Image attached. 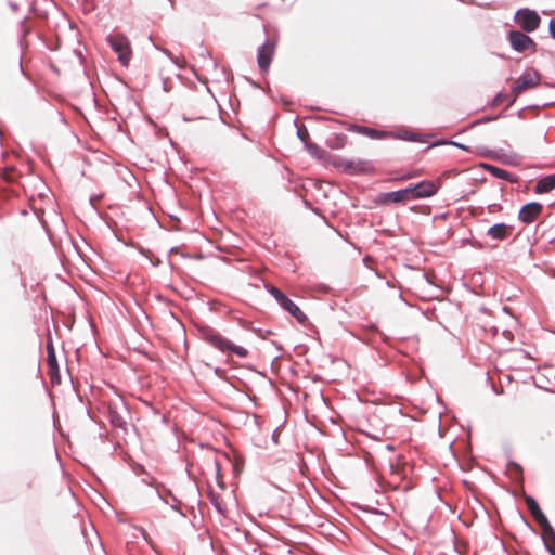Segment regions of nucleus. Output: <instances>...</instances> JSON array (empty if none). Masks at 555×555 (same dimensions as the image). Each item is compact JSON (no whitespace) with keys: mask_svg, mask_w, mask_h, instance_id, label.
Masks as SVG:
<instances>
[{"mask_svg":"<svg viewBox=\"0 0 555 555\" xmlns=\"http://www.w3.org/2000/svg\"><path fill=\"white\" fill-rule=\"evenodd\" d=\"M515 20L517 24L527 33L535 30L541 22L538 13L528 9L519 10L516 13Z\"/></svg>","mask_w":555,"mask_h":555,"instance_id":"obj_7","label":"nucleus"},{"mask_svg":"<svg viewBox=\"0 0 555 555\" xmlns=\"http://www.w3.org/2000/svg\"><path fill=\"white\" fill-rule=\"evenodd\" d=\"M440 189V182L429 180L422 181L412 188H408L411 199L426 198L434 196Z\"/></svg>","mask_w":555,"mask_h":555,"instance_id":"obj_5","label":"nucleus"},{"mask_svg":"<svg viewBox=\"0 0 555 555\" xmlns=\"http://www.w3.org/2000/svg\"><path fill=\"white\" fill-rule=\"evenodd\" d=\"M550 30H551L552 36L555 38V20L551 21Z\"/></svg>","mask_w":555,"mask_h":555,"instance_id":"obj_25","label":"nucleus"},{"mask_svg":"<svg viewBox=\"0 0 555 555\" xmlns=\"http://www.w3.org/2000/svg\"><path fill=\"white\" fill-rule=\"evenodd\" d=\"M542 538L546 548L552 555H555V530L551 528L550 531L542 532Z\"/></svg>","mask_w":555,"mask_h":555,"instance_id":"obj_18","label":"nucleus"},{"mask_svg":"<svg viewBox=\"0 0 555 555\" xmlns=\"http://www.w3.org/2000/svg\"><path fill=\"white\" fill-rule=\"evenodd\" d=\"M203 339L223 353H232L240 358H246L248 356V351L246 348L235 345L234 343H232L227 337H224L219 332L212 328L203 330Z\"/></svg>","mask_w":555,"mask_h":555,"instance_id":"obj_1","label":"nucleus"},{"mask_svg":"<svg viewBox=\"0 0 555 555\" xmlns=\"http://www.w3.org/2000/svg\"><path fill=\"white\" fill-rule=\"evenodd\" d=\"M47 352H48L47 363L49 366V374L51 376V379L60 382V373H59L56 354H55V350H54V347L51 341L48 343V345H47Z\"/></svg>","mask_w":555,"mask_h":555,"instance_id":"obj_15","label":"nucleus"},{"mask_svg":"<svg viewBox=\"0 0 555 555\" xmlns=\"http://www.w3.org/2000/svg\"><path fill=\"white\" fill-rule=\"evenodd\" d=\"M491 170L496 177L507 179L508 172L506 170L496 167H491Z\"/></svg>","mask_w":555,"mask_h":555,"instance_id":"obj_22","label":"nucleus"},{"mask_svg":"<svg viewBox=\"0 0 555 555\" xmlns=\"http://www.w3.org/2000/svg\"><path fill=\"white\" fill-rule=\"evenodd\" d=\"M507 98H508V95H507V94L499 93V94L494 98L493 105H494V106L500 105V104H501V103H503ZM509 98H511V94H509Z\"/></svg>","mask_w":555,"mask_h":555,"instance_id":"obj_23","label":"nucleus"},{"mask_svg":"<svg viewBox=\"0 0 555 555\" xmlns=\"http://www.w3.org/2000/svg\"><path fill=\"white\" fill-rule=\"evenodd\" d=\"M540 82L541 75L539 74L538 70L532 68L525 70L522 75L518 77L512 86L508 106H511L520 94L538 87Z\"/></svg>","mask_w":555,"mask_h":555,"instance_id":"obj_2","label":"nucleus"},{"mask_svg":"<svg viewBox=\"0 0 555 555\" xmlns=\"http://www.w3.org/2000/svg\"><path fill=\"white\" fill-rule=\"evenodd\" d=\"M275 49L276 39H269L259 48L257 54V63L262 73H267L269 70L271 61L275 53Z\"/></svg>","mask_w":555,"mask_h":555,"instance_id":"obj_6","label":"nucleus"},{"mask_svg":"<svg viewBox=\"0 0 555 555\" xmlns=\"http://www.w3.org/2000/svg\"><path fill=\"white\" fill-rule=\"evenodd\" d=\"M543 206L540 203L532 202L522 206L519 211V220L524 223H532L542 212Z\"/></svg>","mask_w":555,"mask_h":555,"instance_id":"obj_11","label":"nucleus"},{"mask_svg":"<svg viewBox=\"0 0 555 555\" xmlns=\"http://www.w3.org/2000/svg\"><path fill=\"white\" fill-rule=\"evenodd\" d=\"M268 292L275 298V300L281 304L287 296L284 295L278 287L275 286H267Z\"/></svg>","mask_w":555,"mask_h":555,"instance_id":"obj_19","label":"nucleus"},{"mask_svg":"<svg viewBox=\"0 0 555 555\" xmlns=\"http://www.w3.org/2000/svg\"><path fill=\"white\" fill-rule=\"evenodd\" d=\"M108 42L118 55V60L122 65H128L132 51L128 38L124 35H114L108 38Z\"/></svg>","mask_w":555,"mask_h":555,"instance_id":"obj_3","label":"nucleus"},{"mask_svg":"<svg viewBox=\"0 0 555 555\" xmlns=\"http://www.w3.org/2000/svg\"><path fill=\"white\" fill-rule=\"evenodd\" d=\"M335 165L344 171L350 173L357 172H369L373 170V166L370 162L363 159H344L339 158Z\"/></svg>","mask_w":555,"mask_h":555,"instance_id":"obj_8","label":"nucleus"},{"mask_svg":"<svg viewBox=\"0 0 555 555\" xmlns=\"http://www.w3.org/2000/svg\"><path fill=\"white\" fill-rule=\"evenodd\" d=\"M211 496V501L212 503L215 504V506L218 508L219 512H222V506H221V502H219L218 498L215 496L214 494H210Z\"/></svg>","mask_w":555,"mask_h":555,"instance_id":"obj_24","label":"nucleus"},{"mask_svg":"<svg viewBox=\"0 0 555 555\" xmlns=\"http://www.w3.org/2000/svg\"><path fill=\"white\" fill-rule=\"evenodd\" d=\"M351 131L357 132L362 135H366L373 140H384L388 138H395V135L391 132L384 131V130H377L374 128L365 127V126H359L353 125L350 128Z\"/></svg>","mask_w":555,"mask_h":555,"instance_id":"obj_13","label":"nucleus"},{"mask_svg":"<svg viewBox=\"0 0 555 555\" xmlns=\"http://www.w3.org/2000/svg\"><path fill=\"white\" fill-rule=\"evenodd\" d=\"M4 178H5L7 180H11V177H10L9 175H5V176H4Z\"/></svg>","mask_w":555,"mask_h":555,"instance_id":"obj_26","label":"nucleus"},{"mask_svg":"<svg viewBox=\"0 0 555 555\" xmlns=\"http://www.w3.org/2000/svg\"><path fill=\"white\" fill-rule=\"evenodd\" d=\"M408 188L399 191L388 192V193H380L377 197V203L386 205L390 203H403L405 201L411 199L409 195Z\"/></svg>","mask_w":555,"mask_h":555,"instance_id":"obj_12","label":"nucleus"},{"mask_svg":"<svg viewBox=\"0 0 555 555\" xmlns=\"http://www.w3.org/2000/svg\"><path fill=\"white\" fill-rule=\"evenodd\" d=\"M511 46L519 52L535 48V42L526 34L521 31H511L508 35Z\"/></svg>","mask_w":555,"mask_h":555,"instance_id":"obj_10","label":"nucleus"},{"mask_svg":"<svg viewBox=\"0 0 555 555\" xmlns=\"http://www.w3.org/2000/svg\"><path fill=\"white\" fill-rule=\"evenodd\" d=\"M525 502L527 504L528 509L530 511L532 517L535 519V521L540 525L542 532L550 531L551 524L548 522L547 518L541 511L539 504L532 496H526Z\"/></svg>","mask_w":555,"mask_h":555,"instance_id":"obj_9","label":"nucleus"},{"mask_svg":"<svg viewBox=\"0 0 555 555\" xmlns=\"http://www.w3.org/2000/svg\"><path fill=\"white\" fill-rule=\"evenodd\" d=\"M513 232V227L505 223H496L487 230V236L494 241H503Z\"/></svg>","mask_w":555,"mask_h":555,"instance_id":"obj_14","label":"nucleus"},{"mask_svg":"<svg viewBox=\"0 0 555 555\" xmlns=\"http://www.w3.org/2000/svg\"><path fill=\"white\" fill-rule=\"evenodd\" d=\"M103 409L114 427L125 428L126 422L121 414L125 410V403L121 399H118L117 401L103 402Z\"/></svg>","mask_w":555,"mask_h":555,"instance_id":"obj_4","label":"nucleus"},{"mask_svg":"<svg viewBox=\"0 0 555 555\" xmlns=\"http://www.w3.org/2000/svg\"><path fill=\"white\" fill-rule=\"evenodd\" d=\"M422 176V170L409 171L401 177L395 178V181H405Z\"/></svg>","mask_w":555,"mask_h":555,"instance_id":"obj_20","label":"nucleus"},{"mask_svg":"<svg viewBox=\"0 0 555 555\" xmlns=\"http://www.w3.org/2000/svg\"><path fill=\"white\" fill-rule=\"evenodd\" d=\"M555 189V175H550L540 179L535 186L534 192L537 194L548 193Z\"/></svg>","mask_w":555,"mask_h":555,"instance_id":"obj_17","label":"nucleus"},{"mask_svg":"<svg viewBox=\"0 0 555 555\" xmlns=\"http://www.w3.org/2000/svg\"><path fill=\"white\" fill-rule=\"evenodd\" d=\"M280 305L282 308L288 311L294 318H296L298 322L304 324L307 321L306 314L288 297H286Z\"/></svg>","mask_w":555,"mask_h":555,"instance_id":"obj_16","label":"nucleus"},{"mask_svg":"<svg viewBox=\"0 0 555 555\" xmlns=\"http://www.w3.org/2000/svg\"><path fill=\"white\" fill-rule=\"evenodd\" d=\"M297 134L302 142H307L309 139V132L305 126L298 128Z\"/></svg>","mask_w":555,"mask_h":555,"instance_id":"obj_21","label":"nucleus"}]
</instances>
